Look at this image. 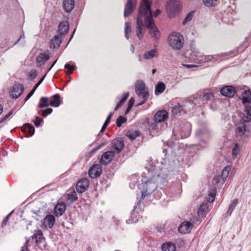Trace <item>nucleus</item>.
I'll use <instances>...</instances> for the list:
<instances>
[{
	"label": "nucleus",
	"mask_w": 251,
	"mask_h": 251,
	"mask_svg": "<svg viewBox=\"0 0 251 251\" xmlns=\"http://www.w3.org/2000/svg\"><path fill=\"white\" fill-rule=\"evenodd\" d=\"M151 2L149 0H141L137 19L136 35L139 39L143 36L144 22L151 36L155 40L159 39V31L155 25L151 10Z\"/></svg>",
	"instance_id": "1"
},
{
	"label": "nucleus",
	"mask_w": 251,
	"mask_h": 251,
	"mask_svg": "<svg viewBox=\"0 0 251 251\" xmlns=\"http://www.w3.org/2000/svg\"><path fill=\"white\" fill-rule=\"evenodd\" d=\"M145 169L146 171L142 175L144 189L141 198L143 199H145L156 190V182L159 177L158 170L156 167L151 166L150 167H146Z\"/></svg>",
	"instance_id": "2"
},
{
	"label": "nucleus",
	"mask_w": 251,
	"mask_h": 251,
	"mask_svg": "<svg viewBox=\"0 0 251 251\" xmlns=\"http://www.w3.org/2000/svg\"><path fill=\"white\" fill-rule=\"evenodd\" d=\"M242 100V103L245 105V110L242 119L244 122H249L251 121V107L248 104L251 100V92L250 91H246L243 94Z\"/></svg>",
	"instance_id": "3"
},
{
	"label": "nucleus",
	"mask_w": 251,
	"mask_h": 251,
	"mask_svg": "<svg viewBox=\"0 0 251 251\" xmlns=\"http://www.w3.org/2000/svg\"><path fill=\"white\" fill-rule=\"evenodd\" d=\"M170 46L174 50H180L183 47L184 38L183 36L178 32H173L169 37Z\"/></svg>",
	"instance_id": "4"
},
{
	"label": "nucleus",
	"mask_w": 251,
	"mask_h": 251,
	"mask_svg": "<svg viewBox=\"0 0 251 251\" xmlns=\"http://www.w3.org/2000/svg\"><path fill=\"white\" fill-rule=\"evenodd\" d=\"M135 92L140 98L149 97V92L143 81L139 80L135 83Z\"/></svg>",
	"instance_id": "5"
},
{
	"label": "nucleus",
	"mask_w": 251,
	"mask_h": 251,
	"mask_svg": "<svg viewBox=\"0 0 251 251\" xmlns=\"http://www.w3.org/2000/svg\"><path fill=\"white\" fill-rule=\"evenodd\" d=\"M177 0H168L166 5V10L170 16H173L178 8Z\"/></svg>",
	"instance_id": "6"
},
{
	"label": "nucleus",
	"mask_w": 251,
	"mask_h": 251,
	"mask_svg": "<svg viewBox=\"0 0 251 251\" xmlns=\"http://www.w3.org/2000/svg\"><path fill=\"white\" fill-rule=\"evenodd\" d=\"M235 131L238 136L248 137L249 135V130L244 123H240L236 125Z\"/></svg>",
	"instance_id": "7"
},
{
	"label": "nucleus",
	"mask_w": 251,
	"mask_h": 251,
	"mask_svg": "<svg viewBox=\"0 0 251 251\" xmlns=\"http://www.w3.org/2000/svg\"><path fill=\"white\" fill-rule=\"evenodd\" d=\"M24 87L22 84H17L13 86L11 96L12 98L17 99L23 93Z\"/></svg>",
	"instance_id": "8"
},
{
	"label": "nucleus",
	"mask_w": 251,
	"mask_h": 251,
	"mask_svg": "<svg viewBox=\"0 0 251 251\" xmlns=\"http://www.w3.org/2000/svg\"><path fill=\"white\" fill-rule=\"evenodd\" d=\"M89 181L86 178H82L79 180L76 185V189L78 193L85 192L88 188Z\"/></svg>",
	"instance_id": "9"
},
{
	"label": "nucleus",
	"mask_w": 251,
	"mask_h": 251,
	"mask_svg": "<svg viewBox=\"0 0 251 251\" xmlns=\"http://www.w3.org/2000/svg\"><path fill=\"white\" fill-rule=\"evenodd\" d=\"M102 173L101 167L99 164L94 165L89 171V176L92 178L100 176Z\"/></svg>",
	"instance_id": "10"
},
{
	"label": "nucleus",
	"mask_w": 251,
	"mask_h": 251,
	"mask_svg": "<svg viewBox=\"0 0 251 251\" xmlns=\"http://www.w3.org/2000/svg\"><path fill=\"white\" fill-rule=\"evenodd\" d=\"M214 97L213 93L211 92H208L197 97L195 99H198V104H203L209 100H211Z\"/></svg>",
	"instance_id": "11"
},
{
	"label": "nucleus",
	"mask_w": 251,
	"mask_h": 251,
	"mask_svg": "<svg viewBox=\"0 0 251 251\" xmlns=\"http://www.w3.org/2000/svg\"><path fill=\"white\" fill-rule=\"evenodd\" d=\"M168 118V113L166 110H162L157 111L155 114L153 120L156 122L162 123Z\"/></svg>",
	"instance_id": "12"
},
{
	"label": "nucleus",
	"mask_w": 251,
	"mask_h": 251,
	"mask_svg": "<svg viewBox=\"0 0 251 251\" xmlns=\"http://www.w3.org/2000/svg\"><path fill=\"white\" fill-rule=\"evenodd\" d=\"M137 3V0H128L126 2L124 11V16L127 17L131 14L135 7Z\"/></svg>",
	"instance_id": "13"
},
{
	"label": "nucleus",
	"mask_w": 251,
	"mask_h": 251,
	"mask_svg": "<svg viewBox=\"0 0 251 251\" xmlns=\"http://www.w3.org/2000/svg\"><path fill=\"white\" fill-rule=\"evenodd\" d=\"M198 99H194L192 101H185L181 102V106L183 107L184 113H186L188 111L193 109L195 106L198 104Z\"/></svg>",
	"instance_id": "14"
},
{
	"label": "nucleus",
	"mask_w": 251,
	"mask_h": 251,
	"mask_svg": "<svg viewBox=\"0 0 251 251\" xmlns=\"http://www.w3.org/2000/svg\"><path fill=\"white\" fill-rule=\"evenodd\" d=\"M193 225L191 222L185 221L183 222L178 227V231L181 234H187L191 232Z\"/></svg>",
	"instance_id": "15"
},
{
	"label": "nucleus",
	"mask_w": 251,
	"mask_h": 251,
	"mask_svg": "<svg viewBox=\"0 0 251 251\" xmlns=\"http://www.w3.org/2000/svg\"><path fill=\"white\" fill-rule=\"evenodd\" d=\"M115 153L112 151H107L104 152L101 156L100 163L103 165H107L113 159Z\"/></svg>",
	"instance_id": "16"
},
{
	"label": "nucleus",
	"mask_w": 251,
	"mask_h": 251,
	"mask_svg": "<svg viewBox=\"0 0 251 251\" xmlns=\"http://www.w3.org/2000/svg\"><path fill=\"white\" fill-rule=\"evenodd\" d=\"M55 222V219L52 215H47L44 218L43 226L46 228H51L53 227Z\"/></svg>",
	"instance_id": "17"
},
{
	"label": "nucleus",
	"mask_w": 251,
	"mask_h": 251,
	"mask_svg": "<svg viewBox=\"0 0 251 251\" xmlns=\"http://www.w3.org/2000/svg\"><path fill=\"white\" fill-rule=\"evenodd\" d=\"M221 93L224 96L231 98L234 95L235 90L232 86H226L221 90Z\"/></svg>",
	"instance_id": "18"
},
{
	"label": "nucleus",
	"mask_w": 251,
	"mask_h": 251,
	"mask_svg": "<svg viewBox=\"0 0 251 251\" xmlns=\"http://www.w3.org/2000/svg\"><path fill=\"white\" fill-rule=\"evenodd\" d=\"M124 146V142L120 139H115L112 141V148L117 153L122 151Z\"/></svg>",
	"instance_id": "19"
},
{
	"label": "nucleus",
	"mask_w": 251,
	"mask_h": 251,
	"mask_svg": "<svg viewBox=\"0 0 251 251\" xmlns=\"http://www.w3.org/2000/svg\"><path fill=\"white\" fill-rule=\"evenodd\" d=\"M66 208V205L64 202H58L54 207V214L56 216H60L64 213Z\"/></svg>",
	"instance_id": "20"
},
{
	"label": "nucleus",
	"mask_w": 251,
	"mask_h": 251,
	"mask_svg": "<svg viewBox=\"0 0 251 251\" xmlns=\"http://www.w3.org/2000/svg\"><path fill=\"white\" fill-rule=\"evenodd\" d=\"M50 59V56L45 54L41 53L36 57V63L38 66H41Z\"/></svg>",
	"instance_id": "21"
},
{
	"label": "nucleus",
	"mask_w": 251,
	"mask_h": 251,
	"mask_svg": "<svg viewBox=\"0 0 251 251\" xmlns=\"http://www.w3.org/2000/svg\"><path fill=\"white\" fill-rule=\"evenodd\" d=\"M63 5L64 10L67 12H70L74 7V0H64Z\"/></svg>",
	"instance_id": "22"
},
{
	"label": "nucleus",
	"mask_w": 251,
	"mask_h": 251,
	"mask_svg": "<svg viewBox=\"0 0 251 251\" xmlns=\"http://www.w3.org/2000/svg\"><path fill=\"white\" fill-rule=\"evenodd\" d=\"M140 132L138 130L133 129H129L126 132V135L132 141L140 136Z\"/></svg>",
	"instance_id": "23"
},
{
	"label": "nucleus",
	"mask_w": 251,
	"mask_h": 251,
	"mask_svg": "<svg viewBox=\"0 0 251 251\" xmlns=\"http://www.w3.org/2000/svg\"><path fill=\"white\" fill-rule=\"evenodd\" d=\"M33 239H35L37 244L41 243L44 240L43 234L41 230H35L32 236Z\"/></svg>",
	"instance_id": "24"
},
{
	"label": "nucleus",
	"mask_w": 251,
	"mask_h": 251,
	"mask_svg": "<svg viewBox=\"0 0 251 251\" xmlns=\"http://www.w3.org/2000/svg\"><path fill=\"white\" fill-rule=\"evenodd\" d=\"M58 27L60 35L61 36L67 33L69 29V24L67 22L61 23L59 25Z\"/></svg>",
	"instance_id": "25"
},
{
	"label": "nucleus",
	"mask_w": 251,
	"mask_h": 251,
	"mask_svg": "<svg viewBox=\"0 0 251 251\" xmlns=\"http://www.w3.org/2000/svg\"><path fill=\"white\" fill-rule=\"evenodd\" d=\"M172 113L175 116H177L182 115L184 113V109L181 106V103H179L178 105H176L174 107L172 110Z\"/></svg>",
	"instance_id": "26"
},
{
	"label": "nucleus",
	"mask_w": 251,
	"mask_h": 251,
	"mask_svg": "<svg viewBox=\"0 0 251 251\" xmlns=\"http://www.w3.org/2000/svg\"><path fill=\"white\" fill-rule=\"evenodd\" d=\"M208 211V205L207 203H203L201 204L198 211L199 216L204 217Z\"/></svg>",
	"instance_id": "27"
},
{
	"label": "nucleus",
	"mask_w": 251,
	"mask_h": 251,
	"mask_svg": "<svg viewBox=\"0 0 251 251\" xmlns=\"http://www.w3.org/2000/svg\"><path fill=\"white\" fill-rule=\"evenodd\" d=\"M53 100L50 102V105L52 107H57L61 103L60 96L59 94H55L52 97Z\"/></svg>",
	"instance_id": "28"
},
{
	"label": "nucleus",
	"mask_w": 251,
	"mask_h": 251,
	"mask_svg": "<svg viewBox=\"0 0 251 251\" xmlns=\"http://www.w3.org/2000/svg\"><path fill=\"white\" fill-rule=\"evenodd\" d=\"M61 43V36L56 35L51 41V46L53 48H58Z\"/></svg>",
	"instance_id": "29"
},
{
	"label": "nucleus",
	"mask_w": 251,
	"mask_h": 251,
	"mask_svg": "<svg viewBox=\"0 0 251 251\" xmlns=\"http://www.w3.org/2000/svg\"><path fill=\"white\" fill-rule=\"evenodd\" d=\"M158 52L156 50L152 49L151 50L145 53L143 57L145 59H151L152 58L157 56Z\"/></svg>",
	"instance_id": "30"
},
{
	"label": "nucleus",
	"mask_w": 251,
	"mask_h": 251,
	"mask_svg": "<svg viewBox=\"0 0 251 251\" xmlns=\"http://www.w3.org/2000/svg\"><path fill=\"white\" fill-rule=\"evenodd\" d=\"M162 251H176L175 244L172 243H166L162 245Z\"/></svg>",
	"instance_id": "31"
},
{
	"label": "nucleus",
	"mask_w": 251,
	"mask_h": 251,
	"mask_svg": "<svg viewBox=\"0 0 251 251\" xmlns=\"http://www.w3.org/2000/svg\"><path fill=\"white\" fill-rule=\"evenodd\" d=\"M50 105L49 99L48 97H41L40 99V103L38 105L39 108L47 107Z\"/></svg>",
	"instance_id": "32"
},
{
	"label": "nucleus",
	"mask_w": 251,
	"mask_h": 251,
	"mask_svg": "<svg viewBox=\"0 0 251 251\" xmlns=\"http://www.w3.org/2000/svg\"><path fill=\"white\" fill-rule=\"evenodd\" d=\"M66 199L68 203H73L77 200L76 193L75 191L70 192L67 195Z\"/></svg>",
	"instance_id": "33"
},
{
	"label": "nucleus",
	"mask_w": 251,
	"mask_h": 251,
	"mask_svg": "<svg viewBox=\"0 0 251 251\" xmlns=\"http://www.w3.org/2000/svg\"><path fill=\"white\" fill-rule=\"evenodd\" d=\"M231 167L227 166L225 167L222 171L221 177L223 180L225 181L227 177L228 176L229 172L231 171Z\"/></svg>",
	"instance_id": "34"
},
{
	"label": "nucleus",
	"mask_w": 251,
	"mask_h": 251,
	"mask_svg": "<svg viewBox=\"0 0 251 251\" xmlns=\"http://www.w3.org/2000/svg\"><path fill=\"white\" fill-rule=\"evenodd\" d=\"M165 85L163 82H159L155 86V93L156 95H158L162 93L165 90Z\"/></svg>",
	"instance_id": "35"
},
{
	"label": "nucleus",
	"mask_w": 251,
	"mask_h": 251,
	"mask_svg": "<svg viewBox=\"0 0 251 251\" xmlns=\"http://www.w3.org/2000/svg\"><path fill=\"white\" fill-rule=\"evenodd\" d=\"M241 147L239 144L236 143L232 151V155L234 158H236L240 153Z\"/></svg>",
	"instance_id": "36"
},
{
	"label": "nucleus",
	"mask_w": 251,
	"mask_h": 251,
	"mask_svg": "<svg viewBox=\"0 0 251 251\" xmlns=\"http://www.w3.org/2000/svg\"><path fill=\"white\" fill-rule=\"evenodd\" d=\"M24 130L27 131L30 136H32L35 131V128L34 126L29 124H25L24 126ZM23 128V127H22Z\"/></svg>",
	"instance_id": "37"
},
{
	"label": "nucleus",
	"mask_w": 251,
	"mask_h": 251,
	"mask_svg": "<svg viewBox=\"0 0 251 251\" xmlns=\"http://www.w3.org/2000/svg\"><path fill=\"white\" fill-rule=\"evenodd\" d=\"M131 24L129 22H126L125 23V37L127 39L129 38V35L131 32Z\"/></svg>",
	"instance_id": "38"
},
{
	"label": "nucleus",
	"mask_w": 251,
	"mask_h": 251,
	"mask_svg": "<svg viewBox=\"0 0 251 251\" xmlns=\"http://www.w3.org/2000/svg\"><path fill=\"white\" fill-rule=\"evenodd\" d=\"M238 203V201L237 199L233 200L231 201V203L229 206L228 209L227 210V212L229 213V215H231V214L232 213L235 207L236 206Z\"/></svg>",
	"instance_id": "39"
},
{
	"label": "nucleus",
	"mask_w": 251,
	"mask_h": 251,
	"mask_svg": "<svg viewBox=\"0 0 251 251\" xmlns=\"http://www.w3.org/2000/svg\"><path fill=\"white\" fill-rule=\"evenodd\" d=\"M194 11H191L187 15V16H186V17L185 18V19H184V20L182 22L183 25H185L187 23L192 21V20L193 18V16H194Z\"/></svg>",
	"instance_id": "40"
},
{
	"label": "nucleus",
	"mask_w": 251,
	"mask_h": 251,
	"mask_svg": "<svg viewBox=\"0 0 251 251\" xmlns=\"http://www.w3.org/2000/svg\"><path fill=\"white\" fill-rule=\"evenodd\" d=\"M160 123L159 122H156L154 120L153 121H151L149 122V129L150 130H154L158 128V124Z\"/></svg>",
	"instance_id": "41"
},
{
	"label": "nucleus",
	"mask_w": 251,
	"mask_h": 251,
	"mask_svg": "<svg viewBox=\"0 0 251 251\" xmlns=\"http://www.w3.org/2000/svg\"><path fill=\"white\" fill-rule=\"evenodd\" d=\"M218 0H203V3L207 7H212L216 4Z\"/></svg>",
	"instance_id": "42"
},
{
	"label": "nucleus",
	"mask_w": 251,
	"mask_h": 251,
	"mask_svg": "<svg viewBox=\"0 0 251 251\" xmlns=\"http://www.w3.org/2000/svg\"><path fill=\"white\" fill-rule=\"evenodd\" d=\"M126 121V119L122 116H120L116 120V125L118 127H120Z\"/></svg>",
	"instance_id": "43"
},
{
	"label": "nucleus",
	"mask_w": 251,
	"mask_h": 251,
	"mask_svg": "<svg viewBox=\"0 0 251 251\" xmlns=\"http://www.w3.org/2000/svg\"><path fill=\"white\" fill-rule=\"evenodd\" d=\"M65 68L68 70V72L69 74H72L75 69V66L74 65H71L68 63H66L65 65Z\"/></svg>",
	"instance_id": "44"
},
{
	"label": "nucleus",
	"mask_w": 251,
	"mask_h": 251,
	"mask_svg": "<svg viewBox=\"0 0 251 251\" xmlns=\"http://www.w3.org/2000/svg\"><path fill=\"white\" fill-rule=\"evenodd\" d=\"M134 101L135 100L132 97L130 99V100L128 101V106L126 110V113L130 111V110L131 109V108H132V106L134 104Z\"/></svg>",
	"instance_id": "45"
},
{
	"label": "nucleus",
	"mask_w": 251,
	"mask_h": 251,
	"mask_svg": "<svg viewBox=\"0 0 251 251\" xmlns=\"http://www.w3.org/2000/svg\"><path fill=\"white\" fill-rule=\"evenodd\" d=\"M52 109L51 108H47V109L44 110L42 112V115L43 117H46L48 115L51 114L52 113Z\"/></svg>",
	"instance_id": "46"
},
{
	"label": "nucleus",
	"mask_w": 251,
	"mask_h": 251,
	"mask_svg": "<svg viewBox=\"0 0 251 251\" xmlns=\"http://www.w3.org/2000/svg\"><path fill=\"white\" fill-rule=\"evenodd\" d=\"M43 120L39 117H36L34 122V125L38 127L40 126V124L43 122Z\"/></svg>",
	"instance_id": "47"
},
{
	"label": "nucleus",
	"mask_w": 251,
	"mask_h": 251,
	"mask_svg": "<svg viewBox=\"0 0 251 251\" xmlns=\"http://www.w3.org/2000/svg\"><path fill=\"white\" fill-rule=\"evenodd\" d=\"M36 90V88L34 87L33 88V89L28 94V95L26 97L25 99V101H27L33 95Z\"/></svg>",
	"instance_id": "48"
},
{
	"label": "nucleus",
	"mask_w": 251,
	"mask_h": 251,
	"mask_svg": "<svg viewBox=\"0 0 251 251\" xmlns=\"http://www.w3.org/2000/svg\"><path fill=\"white\" fill-rule=\"evenodd\" d=\"M13 114V111H10L6 115H5L3 118H1L0 120V123H2L4 121H5L7 119H8L12 114Z\"/></svg>",
	"instance_id": "49"
},
{
	"label": "nucleus",
	"mask_w": 251,
	"mask_h": 251,
	"mask_svg": "<svg viewBox=\"0 0 251 251\" xmlns=\"http://www.w3.org/2000/svg\"><path fill=\"white\" fill-rule=\"evenodd\" d=\"M129 95V94L128 92L125 93L123 95L122 99L120 100L121 101H122V103H124L127 99Z\"/></svg>",
	"instance_id": "50"
},
{
	"label": "nucleus",
	"mask_w": 251,
	"mask_h": 251,
	"mask_svg": "<svg viewBox=\"0 0 251 251\" xmlns=\"http://www.w3.org/2000/svg\"><path fill=\"white\" fill-rule=\"evenodd\" d=\"M209 195L210 197L208 198V201H209V202L213 201L214 199H215V193H214V192H213V193L211 192L209 194Z\"/></svg>",
	"instance_id": "51"
},
{
	"label": "nucleus",
	"mask_w": 251,
	"mask_h": 251,
	"mask_svg": "<svg viewBox=\"0 0 251 251\" xmlns=\"http://www.w3.org/2000/svg\"><path fill=\"white\" fill-rule=\"evenodd\" d=\"M12 212H10L8 215H7V216L3 219L2 223V226H5L7 224V222L8 221V219L9 218V217L11 214Z\"/></svg>",
	"instance_id": "52"
},
{
	"label": "nucleus",
	"mask_w": 251,
	"mask_h": 251,
	"mask_svg": "<svg viewBox=\"0 0 251 251\" xmlns=\"http://www.w3.org/2000/svg\"><path fill=\"white\" fill-rule=\"evenodd\" d=\"M46 75V74H45L40 80V81L34 86V88H36L37 89L38 87L41 84L43 80L44 79L45 76Z\"/></svg>",
	"instance_id": "53"
},
{
	"label": "nucleus",
	"mask_w": 251,
	"mask_h": 251,
	"mask_svg": "<svg viewBox=\"0 0 251 251\" xmlns=\"http://www.w3.org/2000/svg\"><path fill=\"white\" fill-rule=\"evenodd\" d=\"M36 75L37 74H36V72L35 71H32L30 72L29 75L31 78H34L36 77Z\"/></svg>",
	"instance_id": "54"
},
{
	"label": "nucleus",
	"mask_w": 251,
	"mask_h": 251,
	"mask_svg": "<svg viewBox=\"0 0 251 251\" xmlns=\"http://www.w3.org/2000/svg\"><path fill=\"white\" fill-rule=\"evenodd\" d=\"M142 98L143 99V101L138 103L137 104V106H141L142 104H143L144 103H145L146 102V101L147 100L148 97H145V98Z\"/></svg>",
	"instance_id": "55"
},
{
	"label": "nucleus",
	"mask_w": 251,
	"mask_h": 251,
	"mask_svg": "<svg viewBox=\"0 0 251 251\" xmlns=\"http://www.w3.org/2000/svg\"><path fill=\"white\" fill-rule=\"evenodd\" d=\"M124 103H122V101H120L116 106L115 108V110H117L122 105H123Z\"/></svg>",
	"instance_id": "56"
},
{
	"label": "nucleus",
	"mask_w": 251,
	"mask_h": 251,
	"mask_svg": "<svg viewBox=\"0 0 251 251\" xmlns=\"http://www.w3.org/2000/svg\"><path fill=\"white\" fill-rule=\"evenodd\" d=\"M124 103H122V101H120L116 106L115 108V110H117L122 105H123Z\"/></svg>",
	"instance_id": "57"
},
{
	"label": "nucleus",
	"mask_w": 251,
	"mask_h": 251,
	"mask_svg": "<svg viewBox=\"0 0 251 251\" xmlns=\"http://www.w3.org/2000/svg\"><path fill=\"white\" fill-rule=\"evenodd\" d=\"M160 12H161V11H160V10L159 9H157V10L155 11V13H154V14L153 16H154L155 17H157V16H158V15L160 13Z\"/></svg>",
	"instance_id": "58"
},
{
	"label": "nucleus",
	"mask_w": 251,
	"mask_h": 251,
	"mask_svg": "<svg viewBox=\"0 0 251 251\" xmlns=\"http://www.w3.org/2000/svg\"><path fill=\"white\" fill-rule=\"evenodd\" d=\"M21 251H29L27 247L24 246L22 248Z\"/></svg>",
	"instance_id": "59"
},
{
	"label": "nucleus",
	"mask_w": 251,
	"mask_h": 251,
	"mask_svg": "<svg viewBox=\"0 0 251 251\" xmlns=\"http://www.w3.org/2000/svg\"><path fill=\"white\" fill-rule=\"evenodd\" d=\"M57 60L56 59V60H55L53 63L51 64V66L50 67V68L49 69V71H50L51 69L54 66V65L55 64V63H56Z\"/></svg>",
	"instance_id": "60"
},
{
	"label": "nucleus",
	"mask_w": 251,
	"mask_h": 251,
	"mask_svg": "<svg viewBox=\"0 0 251 251\" xmlns=\"http://www.w3.org/2000/svg\"><path fill=\"white\" fill-rule=\"evenodd\" d=\"M184 66L186 67L187 68H191V67H196L195 65H188V64H184L183 65Z\"/></svg>",
	"instance_id": "61"
},
{
	"label": "nucleus",
	"mask_w": 251,
	"mask_h": 251,
	"mask_svg": "<svg viewBox=\"0 0 251 251\" xmlns=\"http://www.w3.org/2000/svg\"><path fill=\"white\" fill-rule=\"evenodd\" d=\"M25 38V35H24V34H23L22 35H21V36L20 37V38L18 40V41L16 42L15 44H16L18 42H19L20 40L22 39V38Z\"/></svg>",
	"instance_id": "62"
},
{
	"label": "nucleus",
	"mask_w": 251,
	"mask_h": 251,
	"mask_svg": "<svg viewBox=\"0 0 251 251\" xmlns=\"http://www.w3.org/2000/svg\"><path fill=\"white\" fill-rule=\"evenodd\" d=\"M100 148H99V146H97L95 149H93V150H92V151H93V152H95V151H98V150H100Z\"/></svg>",
	"instance_id": "63"
},
{
	"label": "nucleus",
	"mask_w": 251,
	"mask_h": 251,
	"mask_svg": "<svg viewBox=\"0 0 251 251\" xmlns=\"http://www.w3.org/2000/svg\"><path fill=\"white\" fill-rule=\"evenodd\" d=\"M106 144V142H103L102 143H101V144H100L99 146V148H102V147H103L105 144Z\"/></svg>",
	"instance_id": "64"
}]
</instances>
